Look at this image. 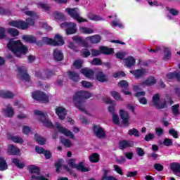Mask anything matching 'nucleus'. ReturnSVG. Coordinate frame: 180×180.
<instances>
[{
    "label": "nucleus",
    "instance_id": "nucleus-1",
    "mask_svg": "<svg viewBox=\"0 0 180 180\" xmlns=\"http://www.w3.org/2000/svg\"><path fill=\"white\" fill-rule=\"evenodd\" d=\"M25 13L27 15V16H30L26 20L27 22L25 21L14 20L11 21L9 25L17 27L18 29H22V30L27 29L29 26H33V25H34V20L37 19L39 16L33 11H25Z\"/></svg>",
    "mask_w": 180,
    "mask_h": 180
},
{
    "label": "nucleus",
    "instance_id": "nucleus-2",
    "mask_svg": "<svg viewBox=\"0 0 180 180\" xmlns=\"http://www.w3.org/2000/svg\"><path fill=\"white\" fill-rule=\"evenodd\" d=\"M7 47L16 57H22L27 53V47L23 45L20 40L13 41V39H11L7 44Z\"/></svg>",
    "mask_w": 180,
    "mask_h": 180
},
{
    "label": "nucleus",
    "instance_id": "nucleus-3",
    "mask_svg": "<svg viewBox=\"0 0 180 180\" xmlns=\"http://www.w3.org/2000/svg\"><path fill=\"white\" fill-rule=\"evenodd\" d=\"M91 96H92V94L88 91H77L73 96V102L75 105L82 112H86V111H85V108L82 105V101H84V99H89Z\"/></svg>",
    "mask_w": 180,
    "mask_h": 180
},
{
    "label": "nucleus",
    "instance_id": "nucleus-4",
    "mask_svg": "<svg viewBox=\"0 0 180 180\" xmlns=\"http://www.w3.org/2000/svg\"><path fill=\"white\" fill-rule=\"evenodd\" d=\"M152 103H153L158 109H164L167 108V105H172L174 101L169 99L167 102L165 100L160 99V95L155 94L153 97Z\"/></svg>",
    "mask_w": 180,
    "mask_h": 180
},
{
    "label": "nucleus",
    "instance_id": "nucleus-5",
    "mask_svg": "<svg viewBox=\"0 0 180 180\" xmlns=\"http://www.w3.org/2000/svg\"><path fill=\"white\" fill-rule=\"evenodd\" d=\"M34 115L38 116L39 120L42 123L45 127H53V123L49 119L47 114H44L42 111L36 110L34 111Z\"/></svg>",
    "mask_w": 180,
    "mask_h": 180
},
{
    "label": "nucleus",
    "instance_id": "nucleus-6",
    "mask_svg": "<svg viewBox=\"0 0 180 180\" xmlns=\"http://www.w3.org/2000/svg\"><path fill=\"white\" fill-rule=\"evenodd\" d=\"M42 41H44L46 44H50L51 46H63L64 44V40L63 37L60 36V34L55 35L54 39L44 37L42 39Z\"/></svg>",
    "mask_w": 180,
    "mask_h": 180
},
{
    "label": "nucleus",
    "instance_id": "nucleus-7",
    "mask_svg": "<svg viewBox=\"0 0 180 180\" xmlns=\"http://www.w3.org/2000/svg\"><path fill=\"white\" fill-rule=\"evenodd\" d=\"M65 12H67L71 18H72L75 20H77V22H79V23H81V22H88L86 19H84L81 16H79V11L77 8H66Z\"/></svg>",
    "mask_w": 180,
    "mask_h": 180
},
{
    "label": "nucleus",
    "instance_id": "nucleus-8",
    "mask_svg": "<svg viewBox=\"0 0 180 180\" xmlns=\"http://www.w3.org/2000/svg\"><path fill=\"white\" fill-rule=\"evenodd\" d=\"M28 169L31 174H34L31 176L32 179L49 180L44 176L40 174V169H39V167H37V166H34V165L30 166L28 167Z\"/></svg>",
    "mask_w": 180,
    "mask_h": 180
},
{
    "label": "nucleus",
    "instance_id": "nucleus-9",
    "mask_svg": "<svg viewBox=\"0 0 180 180\" xmlns=\"http://www.w3.org/2000/svg\"><path fill=\"white\" fill-rule=\"evenodd\" d=\"M62 29H65L66 34H74L77 33V24L74 22H63L60 24Z\"/></svg>",
    "mask_w": 180,
    "mask_h": 180
},
{
    "label": "nucleus",
    "instance_id": "nucleus-10",
    "mask_svg": "<svg viewBox=\"0 0 180 180\" xmlns=\"http://www.w3.org/2000/svg\"><path fill=\"white\" fill-rule=\"evenodd\" d=\"M55 127L57 129V130L61 133L62 134H64V136H66L67 137H70V139H72V140L75 139V136H74V134L70 129L63 127L58 122H56L55 124Z\"/></svg>",
    "mask_w": 180,
    "mask_h": 180
},
{
    "label": "nucleus",
    "instance_id": "nucleus-11",
    "mask_svg": "<svg viewBox=\"0 0 180 180\" xmlns=\"http://www.w3.org/2000/svg\"><path fill=\"white\" fill-rule=\"evenodd\" d=\"M32 98L35 101H39L44 103L49 102V96L41 91H34L32 93Z\"/></svg>",
    "mask_w": 180,
    "mask_h": 180
},
{
    "label": "nucleus",
    "instance_id": "nucleus-12",
    "mask_svg": "<svg viewBox=\"0 0 180 180\" xmlns=\"http://www.w3.org/2000/svg\"><path fill=\"white\" fill-rule=\"evenodd\" d=\"M18 75L22 81L25 82H30V76L27 74L26 71V68L21 66L18 68Z\"/></svg>",
    "mask_w": 180,
    "mask_h": 180
},
{
    "label": "nucleus",
    "instance_id": "nucleus-13",
    "mask_svg": "<svg viewBox=\"0 0 180 180\" xmlns=\"http://www.w3.org/2000/svg\"><path fill=\"white\" fill-rule=\"evenodd\" d=\"M35 75L39 79H44L46 81V79H49V78L53 77L54 73L51 72V70H44L42 72H37Z\"/></svg>",
    "mask_w": 180,
    "mask_h": 180
},
{
    "label": "nucleus",
    "instance_id": "nucleus-14",
    "mask_svg": "<svg viewBox=\"0 0 180 180\" xmlns=\"http://www.w3.org/2000/svg\"><path fill=\"white\" fill-rule=\"evenodd\" d=\"M103 101L105 102V103H107V105H112L108 107V112L112 113V115H115V106H116V103L115 101L110 99V97L108 96H104L103 97Z\"/></svg>",
    "mask_w": 180,
    "mask_h": 180
},
{
    "label": "nucleus",
    "instance_id": "nucleus-15",
    "mask_svg": "<svg viewBox=\"0 0 180 180\" xmlns=\"http://www.w3.org/2000/svg\"><path fill=\"white\" fill-rule=\"evenodd\" d=\"M56 114L58 116L60 120H64L67 116V110L64 107H58L55 110Z\"/></svg>",
    "mask_w": 180,
    "mask_h": 180
},
{
    "label": "nucleus",
    "instance_id": "nucleus-16",
    "mask_svg": "<svg viewBox=\"0 0 180 180\" xmlns=\"http://www.w3.org/2000/svg\"><path fill=\"white\" fill-rule=\"evenodd\" d=\"M93 131L95 136H96V137L98 139H103L105 136L103 129L98 125H94L93 127Z\"/></svg>",
    "mask_w": 180,
    "mask_h": 180
},
{
    "label": "nucleus",
    "instance_id": "nucleus-17",
    "mask_svg": "<svg viewBox=\"0 0 180 180\" xmlns=\"http://www.w3.org/2000/svg\"><path fill=\"white\" fill-rule=\"evenodd\" d=\"M120 116L122 120L123 124H125V125L129 124V120H130V116L129 115V112H127V111L120 110Z\"/></svg>",
    "mask_w": 180,
    "mask_h": 180
},
{
    "label": "nucleus",
    "instance_id": "nucleus-18",
    "mask_svg": "<svg viewBox=\"0 0 180 180\" xmlns=\"http://www.w3.org/2000/svg\"><path fill=\"white\" fill-rule=\"evenodd\" d=\"M131 74H133V75L135 77V78H141V77H144L146 74H147V70L146 69H139L136 70H131Z\"/></svg>",
    "mask_w": 180,
    "mask_h": 180
},
{
    "label": "nucleus",
    "instance_id": "nucleus-19",
    "mask_svg": "<svg viewBox=\"0 0 180 180\" xmlns=\"http://www.w3.org/2000/svg\"><path fill=\"white\" fill-rule=\"evenodd\" d=\"M86 40L93 43V44H98V43H100L101 40H102V37L99 34H96L87 37Z\"/></svg>",
    "mask_w": 180,
    "mask_h": 180
},
{
    "label": "nucleus",
    "instance_id": "nucleus-20",
    "mask_svg": "<svg viewBox=\"0 0 180 180\" xmlns=\"http://www.w3.org/2000/svg\"><path fill=\"white\" fill-rule=\"evenodd\" d=\"M81 72L86 78H94V71L89 68H83L81 70Z\"/></svg>",
    "mask_w": 180,
    "mask_h": 180
},
{
    "label": "nucleus",
    "instance_id": "nucleus-21",
    "mask_svg": "<svg viewBox=\"0 0 180 180\" xmlns=\"http://www.w3.org/2000/svg\"><path fill=\"white\" fill-rule=\"evenodd\" d=\"M119 146L121 150H124V148H129V147H133L134 143L131 141H120Z\"/></svg>",
    "mask_w": 180,
    "mask_h": 180
},
{
    "label": "nucleus",
    "instance_id": "nucleus-22",
    "mask_svg": "<svg viewBox=\"0 0 180 180\" xmlns=\"http://www.w3.org/2000/svg\"><path fill=\"white\" fill-rule=\"evenodd\" d=\"M124 63H125V65L127 67H128V68H130V67H133V65L136 64V59H134L132 56H129L124 59Z\"/></svg>",
    "mask_w": 180,
    "mask_h": 180
},
{
    "label": "nucleus",
    "instance_id": "nucleus-23",
    "mask_svg": "<svg viewBox=\"0 0 180 180\" xmlns=\"http://www.w3.org/2000/svg\"><path fill=\"white\" fill-rule=\"evenodd\" d=\"M99 50L101 54H105L106 56L113 54V49L112 48H108L106 46H100Z\"/></svg>",
    "mask_w": 180,
    "mask_h": 180
},
{
    "label": "nucleus",
    "instance_id": "nucleus-24",
    "mask_svg": "<svg viewBox=\"0 0 180 180\" xmlns=\"http://www.w3.org/2000/svg\"><path fill=\"white\" fill-rule=\"evenodd\" d=\"M53 58L56 61H61L63 58H64V55H63V52L58 49H55L53 51Z\"/></svg>",
    "mask_w": 180,
    "mask_h": 180
},
{
    "label": "nucleus",
    "instance_id": "nucleus-25",
    "mask_svg": "<svg viewBox=\"0 0 180 180\" xmlns=\"http://www.w3.org/2000/svg\"><path fill=\"white\" fill-rule=\"evenodd\" d=\"M79 32L83 34H92L94 29L88 27H79Z\"/></svg>",
    "mask_w": 180,
    "mask_h": 180
},
{
    "label": "nucleus",
    "instance_id": "nucleus-26",
    "mask_svg": "<svg viewBox=\"0 0 180 180\" xmlns=\"http://www.w3.org/2000/svg\"><path fill=\"white\" fill-rule=\"evenodd\" d=\"M157 81H155V79L153 77H148L146 81L143 82L141 85L143 86H150L151 85H154L156 84Z\"/></svg>",
    "mask_w": 180,
    "mask_h": 180
},
{
    "label": "nucleus",
    "instance_id": "nucleus-27",
    "mask_svg": "<svg viewBox=\"0 0 180 180\" xmlns=\"http://www.w3.org/2000/svg\"><path fill=\"white\" fill-rule=\"evenodd\" d=\"M68 77L72 81H74L75 82H78L79 81V75L75 72H68Z\"/></svg>",
    "mask_w": 180,
    "mask_h": 180
},
{
    "label": "nucleus",
    "instance_id": "nucleus-28",
    "mask_svg": "<svg viewBox=\"0 0 180 180\" xmlns=\"http://www.w3.org/2000/svg\"><path fill=\"white\" fill-rule=\"evenodd\" d=\"M8 153L12 155H19L20 154V150H19L18 148L15 147L13 145H9Z\"/></svg>",
    "mask_w": 180,
    "mask_h": 180
},
{
    "label": "nucleus",
    "instance_id": "nucleus-29",
    "mask_svg": "<svg viewBox=\"0 0 180 180\" xmlns=\"http://www.w3.org/2000/svg\"><path fill=\"white\" fill-rule=\"evenodd\" d=\"M0 96L1 98H13L15 94L9 91L0 90Z\"/></svg>",
    "mask_w": 180,
    "mask_h": 180
},
{
    "label": "nucleus",
    "instance_id": "nucleus-30",
    "mask_svg": "<svg viewBox=\"0 0 180 180\" xmlns=\"http://www.w3.org/2000/svg\"><path fill=\"white\" fill-rule=\"evenodd\" d=\"M96 75L98 81H99L100 82H105L107 77L102 71L96 72Z\"/></svg>",
    "mask_w": 180,
    "mask_h": 180
},
{
    "label": "nucleus",
    "instance_id": "nucleus-31",
    "mask_svg": "<svg viewBox=\"0 0 180 180\" xmlns=\"http://www.w3.org/2000/svg\"><path fill=\"white\" fill-rule=\"evenodd\" d=\"M4 113L6 117H13V115H15V111H13V108L11 106H7L6 109H4Z\"/></svg>",
    "mask_w": 180,
    "mask_h": 180
},
{
    "label": "nucleus",
    "instance_id": "nucleus-32",
    "mask_svg": "<svg viewBox=\"0 0 180 180\" xmlns=\"http://www.w3.org/2000/svg\"><path fill=\"white\" fill-rule=\"evenodd\" d=\"M72 40L74 41H76V43H77L78 44H82V46H84V47H86V46H88L85 40H84L81 37L74 36L72 37Z\"/></svg>",
    "mask_w": 180,
    "mask_h": 180
},
{
    "label": "nucleus",
    "instance_id": "nucleus-33",
    "mask_svg": "<svg viewBox=\"0 0 180 180\" xmlns=\"http://www.w3.org/2000/svg\"><path fill=\"white\" fill-rule=\"evenodd\" d=\"M110 95L115 101H117L118 102H122L123 101V98L120 94L116 91H112L110 92Z\"/></svg>",
    "mask_w": 180,
    "mask_h": 180
},
{
    "label": "nucleus",
    "instance_id": "nucleus-34",
    "mask_svg": "<svg viewBox=\"0 0 180 180\" xmlns=\"http://www.w3.org/2000/svg\"><path fill=\"white\" fill-rule=\"evenodd\" d=\"M11 162L13 164H14V165H15V167H17V168H25V163L20 162V160H19L18 158H12Z\"/></svg>",
    "mask_w": 180,
    "mask_h": 180
},
{
    "label": "nucleus",
    "instance_id": "nucleus-35",
    "mask_svg": "<svg viewBox=\"0 0 180 180\" xmlns=\"http://www.w3.org/2000/svg\"><path fill=\"white\" fill-rule=\"evenodd\" d=\"M88 18H89V19H90V20H94L95 22L105 20V19H103V18H102L98 15H95V14H92V13H89Z\"/></svg>",
    "mask_w": 180,
    "mask_h": 180
},
{
    "label": "nucleus",
    "instance_id": "nucleus-36",
    "mask_svg": "<svg viewBox=\"0 0 180 180\" xmlns=\"http://www.w3.org/2000/svg\"><path fill=\"white\" fill-rule=\"evenodd\" d=\"M88 18H89V19H90V20H94L95 22L105 20V19H103V18H102L98 15H95V14H92V13H89Z\"/></svg>",
    "mask_w": 180,
    "mask_h": 180
},
{
    "label": "nucleus",
    "instance_id": "nucleus-37",
    "mask_svg": "<svg viewBox=\"0 0 180 180\" xmlns=\"http://www.w3.org/2000/svg\"><path fill=\"white\" fill-rule=\"evenodd\" d=\"M88 18H89V19H90V20H94L95 22L105 20V19H103V18H102L98 15H95V14H92V13H89Z\"/></svg>",
    "mask_w": 180,
    "mask_h": 180
},
{
    "label": "nucleus",
    "instance_id": "nucleus-38",
    "mask_svg": "<svg viewBox=\"0 0 180 180\" xmlns=\"http://www.w3.org/2000/svg\"><path fill=\"white\" fill-rule=\"evenodd\" d=\"M53 18L55 19V20H64L65 17L63 13L56 11L53 13Z\"/></svg>",
    "mask_w": 180,
    "mask_h": 180
},
{
    "label": "nucleus",
    "instance_id": "nucleus-39",
    "mask_svg": "<svg viewBox=\"0 0 180 180\" xmlns=\"http://www.w3.org/2000/svg\"><path fill=\"white\" fill-rule=\"evenodd\" d=\"M22 39L27 43H36V37L33 35H24Z\"/></svg>",
    "mask_w": 180,
    "mask_h": 180
},
{
    "label": "nucleus",
    "instance_id": "nucleus-40",
    "mask_svg": "<svg viewBox=\"0 0 180 180\" xmlns=\"http://www.w3.org/2000/svg\"><path fill=\"white\" fill-rule=\"evenodd\" d=\"M170 168L173 171V172H175V174H180V165H179V163H172L170 165Z\"/></svg>",
    "mask_w": 180,
    "mask_h": 180
},
{
    "label": "nucleus",
    "instance_id": "nucleus-41",
    "mask_svg": "<svg viewBox=\"0 0 180 180\" xmlns=\"http://www.w3.org/2000/svg\"><path fill=\"white\" fill-rule=\"evenodd\" d=\"M79 171H82V172H88L89 171V169L88 167H84V162H80L78 165H76V167H75Z\"/></svg>",
    "mask_w": 180,
    "mask_h": 180
},
{
    "label": "nucleus",
    "instance_id": "nucleus-42",
    "mask_svg": "<svg viewBox=\"0 0 180 180\" xmlns=\"http://www.w3.org/2000/svg\"><path fill=\"white\" fill-rule=\"evenodd\" d=\"M167 79H174V78H176L178 81H180V73H176V72L169 73L167 75Z\"/></svg>",
    "mask_w": 180,
    "mask_h": 180
},
{
    "label": "nucleus",
    "instance_id": "nucleus-43",
    "mask_svg": "<svg viewBox=\"0 0 180 180\" xmlns=\"http://www.w3.org/2000/svg\"><path fill=\"white\" fill-rule=\"evenodd\" d=\"M8 169V164H6V160L3 158H0V171H5Z\"/></svg>",
    "mask_w": 180,
    "mask_h": 180
},
{
    "label": "nucleus",
    "instance_id": "nucleus-44",
    "mask_svg": "<svg viewBox=\"0 0 180 180\" xmlns=\"http://www.w3.org/2000/svg\"><path fill=\"white\" fill-rule=\"evenodd\" d=\"M34 140H36L38 144H40L41 146H43V144L46 143V139L39 136L37 134L34 135Z\"/></svg>",
    "mask_w": 180,
    "mask_h": 180
},
{
    "label": "nucleus",
    "instance_id": "nucleus-45",
    "mask_svg": "<svg viewBox=\"0 0 180 180\" xmlns=\"http://www.w3.org/2000/svg\"><path fill=\"white\" fill-rule=\"evenodd\" d=\"M7 32L13 37H16V36H19V31H18V30L15 28L7 29Z\"/></svg>",
    "mask_w": 180,
    "mask_h": 180
},
{
    "label": "nucleus",
    "instance_id": "nucleus-46",
    "mask_svg": "<svg viewBox=\"0 0 180 180\" xmlns=\"http://www.w3.org/2000/svg\"><path fill=\"white\" fill-rule=\"evenodd\" d=\"M91 162H99V155L98 153H93L89 156Z\"/></svg>",
    "mask_w": 180,
    "mask_h": 180
},
{
    "label": "nucleus",
    "instance_id": "nucleus-47",
    "mask_svg": "<svg viewBox=\"0 0 180 180\" xmlns=\"http://www.w3.org/2000/svg\"><path fill=\"white\" fill-rule=\"evenodd\" d=\"M112 25L113 27H118L120 29H123V27H124L123 24H122V22H120V20L117 19V18H115V20L112 22Z\"/></svg>",
    "mask_w": 180,
    "mask_h": 180
},
{
    "label": "nucleus",
    "instance_id": "nucleus-48",
    "mask_svg": "<svg viewBox=\"0 0 180 180\" xmlns=\"http://www.w3.org/2000/svg\"><path fill=\"white\" fill-rule=\"evenodd\" d=\"M60 141L61 143H63L65 147H71L72 146V143H71V141H70V139H65L63 137H60Z\"/></svg>",
    "mask_w": 180,
    "mask_h": 180
},
{
    "label": "nucleus",
    "instance_id": "nucleus-49",
    "mask_svg": "<svg viewBox=\"0 0 180 180\" xmlns=\"http://www.w3.org/2000/svg\"><path fill=\"white\" fill-rule=\"evenodd\" d=\"M82 64H84V60L78 59L74 62L73 65L75 68L79 69L82 67Z\"/></svg>",
    "mask_w": 180,
    "mask_h": 180
},
{
    "label": "nucleus",
    "instance_id": "nucleus-50",
    "mask_svg": "<svg viewBox=\"0 0 180 180\" xmlns=\"http://www.w3.org/2000/svg\"><path fill=\"white\" fill-rule=\"evenodd\" d=\"M128 134L129 136H134L135 137H139L140 136V134L139 133V130L133 128L132 129H130L128 132Z\"/></svg>",
    "mask_w": 180,
    "mask_h": 180
},
{
    "label": "nucleus",
    "instance_id": "nucleus-51",
    "mask_svg": "<svg viewBox=\"0 0 180 180\" xmlns=\"http://www.w3.org/2000/svg\"><path fill=\"white\" fill-rule=\"evenodd\" d=\"M69 49H71L73 51H79V49H78V46H77V44L74 42H69L68 44Z\"/></svg>",
    "mask_w": 180,
    "mask_h": 180
},
{
    "label": "nucleus",
    "instance_id": "nucleus-52",
    "mask_svg": "<svg viewBox=\"0 0 180 180\" xmlns=\"http://www.w3.org/2000/svg\"><path fill=\"white\" fill-rule=\"evenodd\" d=\"M38 8H41L44 12H47V11H49L50 6L47 4H44L43 3H39L38 4Z\"/></svg>",
    "mask_w": 180,
    "mask_h": 180
},
{
    "label": "nucleus",
    "instance_id": "nucleus-53",
    "mask_svg": "<svg viewBox=\"0 0 180 180\" xmlns=\"http://www.w3.org/2000/svg\"><path fill=\"white\" fill-rule=\"evenodd\" d=\"M10 139L12 140L14 143H19L22 144L23 143V139L19 137V136H11Z\"/></svg>",
    "mask_w": 180,
    "mask_h": 180
},
{
    "label": "nucleus",
    "instance_id": "nucleus-54",
    "mask_svg": "<svg viewBox=\"0 0 180 180\" xmlns=\"http://www.w3.org/2000/svg\"><path fill=\"white\" fill-rule=\"evenodd\" d=\"M164 60H169L171 58V51L168 48L165 49Z\"/></svg>",
    "mask_w": 180,
    "mask_h": 180
},
{
    "label": "nucleus",
    "instance_id": "nucleus-55",
    "mask_svg": "<svg viewBox=\"0 0 180 180\" xmlns=\"http://www.w3.org/2000/svg\"><path fill=\"white\" fill-rule=\"evenodd\" d=\"M179 105H174L172 108V113L174 114V116H176L179 115Z\"/></svg>",
    "mask_w": 180,
    "mask_h": 180
},
{
    "label": "nucleus",
    "instance_id": "nucleus-56",
    "mask_svg": "<svg viewBox=\"0 0 180 180\" xmlns=\"http://www.w3.org/2000/svg\"><path fill=\"white\" fill-rule=\"evenodd\" d=\"M118 86H120L121 88H124L126 89L127 86H129V83L126 80H122L118 83Z\"/></svg>",
    "mask_w": 180,
    "mask_h": 180
},
{
    "label": "nucleus",
    "instance_id": "nucleus-57",
    "mask_svg": "<svg viewBox=\"0 0 180 180\" xmlns=\"http://www.w3.org/2000/svg\"><path fill=\"white\" fill-rule=\"evenodd\" d=\"M81 53L82 56L84 58L89 57V56H91V52L87 49H82Z\"/></svg>",
    "mask_w": 180,
    "mask_h": 180
},
{
    "label": "nucleus",
    "instance_id": "nucleus-58",
    "mask_svg": "<svg viewBox=\"0 0 180 180\" xmlns=\"http://www.w3.org/2000/svg\"><path fill=\"white\" fill-rule=\"evenodd\" d=\"M137 174H139V172L134 171V172H128L126 174V176L128 178H134V176H137Z\"/></svg>",
    "mask_w": 180,
    "mask_h": 180
},
{
    "label": "nucleus",
    "instance_id": "nucleus-59",
    "mask_svg": "<svg viewBox=\"0 0 180 180\" xmlns=\"http://www.w3.org/2000/svg\"><path fill=\"white\" fill-rule=\"evenodd\" d=\"M91 64L93 65H102V60L99 58H94L93 60L91 61Z\"/></svg>",
    "mask_w": 180,
    "mask_h": 180
},
{
    "label": "nucleus",
    "instance_id": "nucleus-60",
    "mask_svg": "<svg viewBox=\"0 0 180 180\" xmlns=\"http://www.w3.org/2000/svg\"><path fill=\"white\" fill-rule=\"evenodd\" d=\"M108 171H105V174L102 177V180H117V179L115 178L114 176H106V173Z\"/></svg>",
    "mask_w": 180,
    "mask_h": 180
},
{
    "label": "nucleus",
    "instance_id": "nucleus-61",
    "mask_svg": "<svg viewBox=\"0 0 180 180\" xmlns=\"http://www.w3.org/2000/svg\"><path fill=\"white\" fill-rule=\"evenodd\" d=\"M40 25L44 29H46V30H49V32H50L51 30H53V28L50 25H49L47 23H46V22H41Z\"/></svg>",
    "mask_w": 180,
    "mask_h": 180
},
{
    "label": "nucleus",
    "instance_id": "nucleus-62",
    "mask_svg": "<svg viewBox=\"0 0 180 180\" xmlns=\"http://www.w3.org/2000/svg\"><path fill=\"white\" fill-rule=\"evenodd\" d=\"M164 146H166V147H169V146H172V140L169 139H165L163 141Z\"/></svg>",
    "mask_w": 180,
    "mask_h": 180
},
{
    "label": "nucleus",
    "instance_id": "nucleus-63",
    "mask_svg": "<svg viewBox=\"0 0 180 180\" xmlns=\"http://www.w3.org/2000/svg\"><path fill=\"white\" fill-rule=\"evenodd\" d=\"M82 85L84 88H91V86H92V83L86 81H82Z\"/></svg>",
    "mask_w": 180,
    "mask_h": 180
},
{
    "label": "nucleus",
    "instance_id": "nucleus-64",
    "mask_svg": "<svg viewBox=\"0 0 180 180\" xmlns=\"http://www.w3.org/2000/svg\"><path fill=\"white\" fill-rule=\"evenodd\" d=\"M22 133L24 134H29L30 133V127L29 126H24L22 127Z\"/></svg>",
    "mask_w": 180,
    "mask_h": 180
}]
</instances>
